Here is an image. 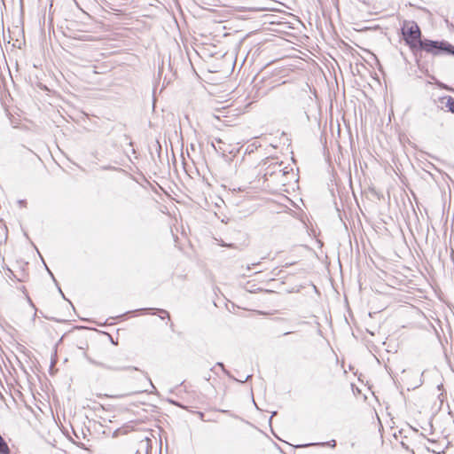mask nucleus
<instances>
[{
	"instance_id": "f257e3e1",
	"label": "nucleus",
	"mask_w": 454,
	"mask_h": 454,
	"mask_svg": "<svg viewBox=\"0 0 454 454\" xmlns=\"http://www.w3.org/2000/svg\"><path fill=\"white\" fill-rule=\"evenodd\" d=\"M283 165L282 161H276L265 168L263 178L265 182H268V186H286L290 183L289 176H294L293 168Z\"/></svg>"
},
{
	"instance_id": "f03ea898",
	"label": "nucleus",
	"mask_w": 454,
	"mask_h": 454,
	"mask_svg": "<svg viewBox=\"0 0 454 454\" xmlns=\"http://www.w3.org/2000/svg\"><path fill=\"white\" fill-rule=\"evenodd\" d=\"M403 38L405 43L409 46L410 50L418 59V44L422 42V33L417 24L413 20H405L401 28Z\"/></svg>"
},
{
	"instance_id": "7ed1b4c3",
	"label": "nucleus",
	"mask_w": 454,
	"mask_h": 454,
	"mask_svg": "<svg viewBox=\"0 0 454 454\" xmlns=\"http://www.w3.org/2000/svg\"><path fill=\"white\" fill-rule=\"evenodd\" d=\"M424 51L433 55H441L442 53L454 55V45L446 41H434L429 39H423L418 44V55L421 57V51Z\"/></svg>"
},
{
	"instance_id": "20e7f679",
	"label": "nucleus",
	"mask_w": 454,
	"mask_h": 454,
	"mask_svg": "<svg viewBox=\"0 0 454 454\" xmlns=\"http://www.w3.org/2000/svg\"><path fill=\"white\" fill-rule=\"evenodd\" d=\"M438 103L431 112L435 115H442L444 114L443 109L447 108L448 112L454 114V98L451 96H443L438 98Z\"/></svg>"
},
{
	"instance_id": "39448f33",
	"label": "nucleus",
	"mask_w": 454,
	"mask_h": 454,
	"mask_svg": "<svg viewBox=\"0 0 454 454\" xmlns=\"http://www.w3.org/2000/svg\"><path fill=\"white\" fill-rule=\"evenodd\" d=\"M83 356L87 359V361L90 364H91L97 367H100L102 369L114 371V372L126 370V367H121L115 364L110 363L109 361L103 362V361L96 360V359L90 357L85 351L83 352ZM130 368L131 367H127V369H130Z\"/></svg>"
},
{
	"instance_id": "423d86ee",
	"label": "nucleus",
	"mask_w": 454,
	"mask_h": 454,
	"mask_svg": "<svg viewBox=\"0 0 454 454\" xmlns=\"http://www.w3.org/2000/svg\"><path fill=\"white\" fill-rule=\"evenodd\" d=\"M11 450L4 441V439L0 434V454H10Z\"/></svg>"
},
{
	"instance_id": "0eeeda50",
	"label": "nucleus",
	"mask_w": 454,
	"mask_h": 454,
	"mask_svg": "<svg viewBox=\"0 0 454 454\" xmlns=\"http://www.w3.org/2000/svg\"><path fill=\"white\" fill-rule=\"evenodd\" d=\"M312 445H319V446H329L331 448H334L336 446V441L335 440H331L329 442H317V443H309V444H306V446H312ZM301 447H305V445H301Z\"/></svg>"
},
{
	"instance_id": "6e6552de",
	"label": "nucleus",
	"mask_w": 454,
	"mask_h": 454,
	"mask_svg": "<svg viewBox=\"0 0 454 454\" xmlns=\"http://www.w3.org/2000/svg\"><path fill=\"white\" fill-rule=\"evenodd\" d=\"M8 271H9V274H8V277L10 278H15L17 279L18 281L20 282H24V278H20L18 277V275H16L12 270L8 269Z\"/></svg>"
},
{
	"instance_id": "1a4fd4ad",
	"label": "nucleus",
	"mask_w": 454,
	"mask_h": 454,
	"mask_svg": "<svg viewBox=\"0 0 454 454\" xmlns=\"http://www.w3.org/2000/svg\"><path fill=\"white\" fill-rule=\"evenodd\" d=\"M215 366H219L227 376H231L230 372L225 369L224 364L223 363L218 362L216 363Z\"/></svg>"
},
{
	"instance_id": "9d476101",
	"label": "nucleus",
	"mask_w": 454,
	"mask_h": 454,
	"mask_svg": "<svg viewBox=\"0 0 454 454\" xmlns=\"http://www.w3.org/2000/svg\"><path fill=\"white\" fill-rule=\"evenodd\" d=\"M212 146L214 147V149L217 152V153H222L223 154L226 152L223 148H222V145H219V147L217 148L214 143H212Z\"/></svg>"
},
{
	"instance_id": "9b49d317",
	"label": "nucleus",
	"mask_w": 454,
	"mask_h": 454,
	"mask_svg": "<svg viewBox=\"0 0 454 454\" xmlns=\"http://www.w3.org/2000/svg\"><path fill=\"white\" fill-rule=\"evenodd\" d=\"M156 310H157V312H159L160 314H164V315H166L168 317H169V314H168V312L167 310H165V309H156Z\"/></svg>"
},
{
	"instance_id": "f8f14e48",
	"label": "nucleus",
	"mask_w": 454,
	"mask_h": 454,
	"mask_svg": "<svg viewBox=\"0 0 454 454\" xmlns=\"http://www.w3.org/2000/svg\"><path fill=\"white\" fill-rule=\"evenodd\" d=\"M123 137H124V139H125L126 141H129V145L130 146H132V145H133V143L131 142L130 137H129V135L124 134V135H123Z\"/></svg>"
},
{
	"instance_id": "ddd939ff",
	"label": "nucleus",
	"mask_w": 454,
	"mask_h": 454,
	"mask_svg": "<svg viewBox=\"0 0 454 454\" xmlns=\"http://www.w3.org/2000/svg\"><path fill=\"white\" fill-rule=\"evenodd\" d=\"M102 168H103V169H114V170L119 169V170L122 171V169H121V168H117L111 167V166H105V167H103Z\"/></svg>"
},
{
	"instance_id": "4468645a",
	"label": "nucleus",
	"mask_w": 454,
	"mask_h": 454,
	"mask_svg": "<svg viewBox=\"0 0 454 454\" xmlns=\"http://www.w3.org/2000/svg\"><path fill=\"white\" fill-rule=\"evenodd\" d=\"M18 277H20V278H22V277H23V278H24V281H26V278H27V273H26V271H25L24 270H21V272H20V275H18Z\"/></svg>"
},
{
	"instance_id": "2eb2a0df",
	"label": "nucleus",
	"mask_w": 454,
	"mask_h": 454,
	"mask_svg": "<svg viewBox=\"0 0 454 454\" xmlns=\"http://www.w3.org/2000/svg\"><path fill=\"white\" fill-rule=\"evenodd\" d=\"M250 378H252V375H247L244 380H239V382H246L247 380H248Z\"/></svg>"
},
{
	"instance_id": "dca6fc26",
	"label": "nucleus",
	"mask_w": 454,
	"mask_h": 454,
	"mask_svg": "<svg viewBox=\"0 0 454 454\" xmlns=\"http://www.w3.org/2000/svg\"><path fill=\"white\" fill-rule=\"evenodd\" d=\"M28 303H30L31 306L35 307L34 303L32 302L31 299L27 297Z\"/></svg>"
},
{
	"instance_id": "f3484780",
	"label": "nucleus",
	"mask_w": 454,
	"mask_h": 454,
	"mask_svg": "<svg viewBox=\"0 0 454 454\" xmlns=\"http://www.w3.org/2000/svg\"><path fill=\"white\" fill-rule=\"evenodd\" d=\"M215 142L218 143V144H222L223 143L221 138H215Z\"/></svg>"
},
{
	"instance_id": "a211bd4d",
	"label": "nucleus",
	"mask_w": 454,
	"mask_h": 454,
	"mask_svg": "<svg viewBox=\"0 0 454 454\" xmlns=\"http://www.w3.org/2000/svg\"><path fill=\"white\" fill-rule=\"evenodd\" d=\"M194 149H195L194 145L192 144L191 145V150H194Z\"/></svg>"
},
{
	"instance_id": "6ab92c4d",
	"label": "nucleus",
	"mask_w": 454,
	"mask_h": 454,
	"mask_svg": "<svg viewBox=\"0 0 454 454\" xmlns=\"http://www.w3.org/2000/svg\"><path fill=\"white\" fill-rule=\"evenodd\" d=\"M20 205H23V204H25L26 202H25V200H20Z\"/></svg>"
},
{
	"instance_id": "aec40b11",
	"label": "nucleus",
	"mask_w": 454,
	"mask_h": 454,
	"mask_svg": "<svg viewBox=\"0 0 454 454\" xmlns=\"http://www.w3.org/2000/svg\"><path fill=\"white\" fill-rule=\"evenodd\" d=\"M290 333H291V332H287V333H285L284 335H288Z\"/></svg>"
},
{
	"instance_id": "412c9836",
	"label": "nucleus",
	"mask_w": 454,
	"mask_h": 454,
	"mask_svg": "<svg viewBox=\"0 0 454 454\" xmlns=\"http://www.w3.org/2000/svg\"><path fill=\"white\" fill-rule=\"evenodd\" d=\"M80 349H82V350H85V348L84 347H79Z\"/></svg>"
}]
</instances>
